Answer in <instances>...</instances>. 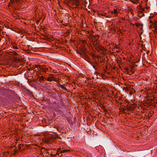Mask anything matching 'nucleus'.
Listing matches in <instances>:
<instances>
[{
  "label": "nucleus",
  "mask_w": 157,
  "mask_h": 157,
  "mask_svg": "<svg viewBox=\"0 0 157 157\" xmlns=\"http://www.w3.org/2000/svg\"><path fill=\"white\" fill-rule=\"evenodd\" d=\"M72 0V4H75L77 6H78L79 5V0Z\"/></svg>",
  "instance_id": "4"
},
{
  "label": "nucleus",
  "mask_w": 157,
  "mask_h": 157,
  "mask_svg": "<svg viewBox=\"0 0 157 157\" xmlns=\"http://www.w3.org/2000/svg\"><path fill=\"white\" fill-rule=\"evenodd\" d=\"M46 80L49 81H52L55 80V78H54L53 76L52 75H51L49 76L46 79Z\"/></svg>",
  "instance_id": "3"
},
{
  "label": "nucleus",
  "mask_w": 157,
  "mask_h": 157,
  "mask_svg": "<svg viewBox=\"0 0 157 157\" xmlns=\"http://www.w3.org/2000/svg\"><path fill=\"white\" fill-rule=\"evenodd\" d=\"M60 150V149H58V151Z\"/></svg>",
  "instance_id": "11"
},
{
  "label": "nucleus",
  "mask_w": 157,
  "mask_h": 157,
  "mask_svg": "<svg viewBox=\"0 0 157 157\" xmlns=\"http://www.w3.org/2000/svg\"><path fill=\"white\" fill-rule=\"evenodd\" d=\"M38 67L43 72H46L48 70V68H45V67H44L43 66H41L40 65H36L35 67L38 68Z\"/></svg>",
  "instance_id": "1"
},
{
  "label": "nucleus",
  "mask_w": 157,
  "mask_h": 157,
  "mask_svg": "<svg viewBox=\"0 0 157 157\" xmlns=\"http://www.w3.org/2000/svg\"><path fill=\"white\" fill-rule=\"evenodd\" d=\"M152 25L154 29L153 30L157 33V21H155L154 23H152Z\"/></svg>",
  "instance_id": "2"
},
{
  "label": "nucleus",
  "mask_w": 157,
  "mask_h": 157,
  "mask_svg": "<svg viewBox=\"0 0 157 157\" xmlns=\"http://www.w3.org/2000/svg\"><path fill=\"white\" fill-rule=\"evenodd\" d=\"M111 13H114L115 14V16H116V15L118 13V12L117 10L114 9L113 11H112Z\"/></svg>",
  "instance_id": "5"
},
{
  "label": "nucleus",
  "mask_w": 157,
  "mask_h": 157,
  "mask_svg": "<svg viewBox=\"0 0 157 157\" xmlns=\"http://www.w3.org/2000/svg\"><path fill=\"white\" fill-rule=\"evenodd\" d=\"M128 67H126L125 68V70H128Z\"/></svg>",
  "instance_id": "10"
},
{
  "label": "nucleus",
  "mask_w": 157,
  "mask_h": 157,
  "mask_svg": "<svg viewBox=\"0 0 157 157\" xmlns=\"http://www.w3.org/2000/svg\"><path fill=\"white\" fill-rule=\"evenodd\" d=\"M68 151L67 150H64L60 151V152L61 153H66Z\"/></svg>",
  "instance_id": "7"
},
{
  "label": "nucleus",
  "mask_w": 157,
  "mask_h": 157,
  "mask_svg": "<svg viewBox=\"0 0 157 157\" xmlns=\"http://www.w3.org/2000/svg\"><path fill=\"white\" fill-rule=\"evenodd\" d=\"M39 79L40 80H41L42 81H44L45 79L46 80V78H44L43 76H42L41 77H39Z\"/></svg>",
  "instance_id": "6"
},
{
  "label": "nucleus",
  "mask_w": 157,
  "mask_h": 157,
  "mask_svg": "<svg viewBox=\"0 0 157 157\" xmlns=\"http://www.w3.org/2000/svg\"><path fill=\"white\" fill-rule=\"evenodd\" d=\"M56 154H58V153H56Z\"/></svg>",
  "instance_id": "12"
},
{
  "label": "nucleus",
  "mask_w": 157,
  "mask_h": 157,
  "mask_svg": "<svg viewBox=\"0 0 157 157\" xmlns=\"http://www.w3.org/2000/svg\"><path fill=\"white\" fill-rule=\"evenodd\" d=\"M14 48L15 49H18V48L17 47H14Z\"/></svg>",
  "instance_id": "9"
},
{
  "label": "nucleus",
  "mask_w": 157,
  "mask_h": 157,
  "mask_svg": "<svg viewBox=\"0 0 157 157\" xmlns=\"http://www.w3.org/2000/svg\"><path fill=\"white\" fill-rule=\"evenodd\" d=\"M61 88L62 89H63V90H67V88L65 87H64V86H61Z\"/></svg>",
  "instance_id": "8"
}]
</instances>
